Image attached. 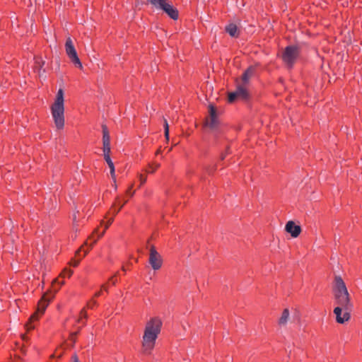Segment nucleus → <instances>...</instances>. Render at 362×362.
<instances>
[{
    "mask_svg": "<svg viewBox=\"0 0 362 362\" xmlns=\"http://www.w3.org/2000/svg\"><path fill=\"white\" fill-rule=\"evenodd\" d=\"M164 133L165 137L167 140L169 139V125L165 119H164Z\"/></svg>",
    "mask_w": 362,
    "mask_h": 362,
    "instance_id": "obj_20",
    "label": "nucleus"
},
{
    "mask_svg": "<svg viewBox=\"0 0 362 362\" xmlns=\"http://www.w3.org/2000/svg\"><path fill=\"white\" fill-rule=\"evenodd\" d=\"M285 230L287 233H290L293 238H297L301 232L300 226L296 225L293 221H289L286 223Z\"/></svg>",
    "mask_w": 362,
    "mask_h": 362,
    "instance_id": "obj_12",
    "label": "nucleus"
},
{
    "mask_svg": "<svg viewBox=\"0 0 362 362\" xmlns=\"http://www.w3.org/2000/svg\"><path fill=\"white\" fill-rule=\"evenodd\" d=\"M226 30L227 33H228V34L232 37H236L238 35V28H237L236 25H235L233 23L229 24L226 27Z\"/></svg>",
    "mask_w": 362,
    "mask_h": 362,
    "instance_id": "obj_18",
    "label": "nucleus"
},
{
    "mask_svg": "<svg viewBox=\"0 0 362 362\" xmlns=\"http://www.w3.org/2000/svg\"><path fill=\"white\" fill-rule=\"evenodd\" d=\"M56 283L60 284V285L64 284V281L59 282L58 279H54L52 282V289L54 291V293L52 291H49L45 293L43 296L42 297V299L39 301L37 305V310L35 313H33L30 319L29 322L25 325V327L28 330H30L34 329V326L31 325V322L34 320H36L38 319V313H40L41 315L44 313L46 308L47 307L49 303L50 300L54 298V293L58 291L59 288H55L54 284Z\"/></svg>",
    "mask_w": 362,
    "mask_h": 362,
    "instance_id": "obj_3",
    "label": "nucleus"
},
{
    "mask_svg": "<svg viewBox=\"0 0 362 362\" xmlns=\"http://www.w3.org/2000/svg\"><path fill=\"white\" fill-rule=\"evenodd\" d=\"M72 274H73V272H72L71 270H70V269H64V270L62 272V273L61 276H62L63 277H64V276L66 275V276H68L69 277H70V276L72 275Z\"/></svg>",
    "mask_w": 362,
    "mask_h": 362,
    "instance_id": "obj_23",
    "label": "nucleus"
},
{
    "mask_svg": "<svg viewBox=\"0 0 362 362\" xmlns=\"http://www.w3.org/2000/svg\"><path fill=\"white\" fill-rule=\"evenodd\" d=\"M150 2L157 9L163 11L172 19L178 18V11L168 0H151Z\"/></svg>",
    "mask_w": 362,
    "mask_h": 362,
    "instance_id": "obj_5",
    "label": "nucleus"
},
{
    "mask_svg": "<svg viewBox=\"0 0 362 362\" xmlns=\"http://www.w3.org/2000/svg\"><path fill=\"white\" fill-rule=\"evenodd\" d=\"M160 153V149H158V150L156 151V154H159Z\"/></svg>",
    "mask_w": 362,
    "mask_h": 362,
    "instance_id": "obj_40",
    "label": "nucleus"
},
{
    "mask_svg": "<svg viewBox=\"0 0 362 362\" xmlns=\"http://www.w3.org/2000/svg\"><path fill=\"white\" fill-rule=\"evenodd\" d=\"M83 245H88V241H86Z\"/></svg>",
    "mask_w": 362,
    "mask_h": 362,
    "instance_id": "obj_43",
    "label": "nucleus"
},
{
    "mask_svg": "<svg viewBox=\"0 0 362 362\" xmlns=\"http://www.w3.org/2000/svg\"><path fill=\"white\" fill-rule=\"evenodd\" d=\"M75 333H76V335H77V334H78V331H76V332H75Z\"/></svg>",
    "mask_w": 362,
    "mask_h": 362,
    "instance_id": "obj_45",
    "label": "nucleus"
},
{
    "mask_svg": "<svg viewBox=\"0 0 362 362\" xmlns=\"http://www.w3.org/2000/svg\"><path fill=\"white\" fill-rule=\"evenodd\" d=\"M289 318H290L289 310L288 308H285L283 310L280 318L279 319L278 323H279V326H281V327L285 326L287 324V322H288Z\"/></svg>",
    "mask_w": 362,
    "mask_h": 362,
    "instance_id": "obj_17",
    "label": "nucleus"
},
{
    "mask_svg": "<svg viewBox=\"0 0 362 362\" xmlns=\"http://www.w3.org/2000/svg\"><path fill=\"white\" fill-rule=\"evenodd\" d=\"M78 213V211H77L76 212H75L73 215V222H74V224L76 225L77 223V216H76V214Z\"/></svg>",
    "mask_w": 362,
    "mask_h": 362,
    "instance_id": "obj_26",
    "label": "nucleus"
},
{
    "mask_svg": "<svg viewBox=\"0 0 362 362\" xmlns=\"http://www.w3.org/2000/svg\"><path fill=\"white\" fill-rule=\"evenodd\" d=\"M151 168H152V170L150 171V173H153L156 169L160 167V164L159 163H155L154 164V167H152V166H150Z\"/></svg>",
    "mask_w": 362,
    "mask_h": 362,
    "instance_id": "obj_28",
    "label": "nucleus"
},
{
    "mask_svg": "<svg viewBox=\"0 0 362 362\" xmlns=\"http://www.w3.org/2000/svg\"><path fill=\"white\" fill-rule=\"evenodd\" d=\"M139 179H140L141 185H143L146 181V177L142 175H139Z\"/></svg>",
    "mask_w": 362,
    "mask_h": 362,
    "instance_id": "obj_25",
    "label": "nucleus"
},
{
    "mask_svg": "<svg viewBox=\"0 0 362 362\" xmlns=\"http://www.w3.org/2000/svg\"><path fill=\"white\" fill-rule=\"evenodd\" d=\"M334 298L337 307L343 308L344 310H352L354 305L346 284L340 276H336L332 288Z\"/></svg>",
    "mask_w": 362,
    "mask_h": 362,
    "instance_id": "obj_2",
    "label": "nucleus"
},
{
    "mask_svg": "<svg viewBox=\"0 0 362 362\" xmlns=\"http://www.w3.org/2000/svg\"><path fill=\"white\" fill-rule=\"evenodd\" d=\"M113 182H114L113 187H115V189H117V185L115 184L116 180L115 181L113 180Z\"/></svg>",
    "mask_w": 362,
    "mask_h": 362,
    "instance_id": "obj_36",
    "label": "nucleus"
},
{
    "mask_svg": "<svg viewBox=\"0 0 362 362\" xmlns=\"http://www.w3.org/2000/svg\"><path fill=\"white\" fill-rule=\"evenodd\" d=\"M255 74V68L252 66H250L243 74L241 78V83L243 84H247L249 83L250 79Z\"/></svg>",
    "mask_w": 362,
    "mask_h": 362,
    "instance_id": "obj_15",
    "label": "nucleus"
},
{
    "mask_svg": "<svg viewBox=\"0 0 362 362\" xmlns=\"http://www.w3.org/2000/svg\"><path fill=\"white\" fill-rule=\"evenodd\" d=\"M22 337H23V340H25V339H26V338H25V335H23V336H22Z\"/></svg>",
    "mask_w": 362,
    "mask_h": 362,
    "instance_id": "obj_44",
    "label": "nucleus"
},
{
    "mask_svg": "<svg viewBox=\"0 0 362 362\" xmlns=\"http://www.w3.org/2000/svg\"><path fill=\"white\" fill-rule=\"evenodd\" d=\"M149 1H151V0H148Z\"/></svg>",
    "mask_w": 362,
    "mask_h": 362,
    "instance_id": "obj_46",
    "label": "nucleus"
},
{
    "mask_svg": "<svg viewBox=\"0 0 362 362\" xmlns=\"http://www.w3.org/2000/svg\"><path fill=\"white\" fill-rule=\"evenodd\" d=\"M52 115L58 129H62L64 126V91L59 89L56 95L54 103L51 107Z\"/></svg>",
    "mask_w": 362,
    "mask_h": 362,
    "instance_id": "obj_4",
    "label": "nucleus"
},
{
    "mask_svg": "<svg viewBox=\"0 0 362 362\" xmlns=\"http://www.w3.org/2000/svg\"><path fill=\"white\" fill-rule=\"evenodd\" d=\"M102 288L105 289V291H107V286L105 285H103Z\"/></svg>",
    "mask_w": 362,
    "mask_h": 362,
    "instance_id": "obj_37",
    "label": "nucleus"
},
{
    "mask_svg": "<svg viewBox=\"0 0 362 362\" xmlns=\"http://www.w3.org/2000/svg\"><path fill=\"white\" fill-rule=\"evenodd\" d=\"M112 222H113V218H110V219L108 221V222L107 223V224H106V226H105V230H103V232H102V233L98 235V238H101V237L104 235L105 230L109 227V226H110Z\"/></svg>",
    "mask_w": 362,
    "mask_h": 362,
    "instance_id": "obj_22",
    "label": "nucleus"
},
{
    "mask_svg": "<svg viewBox=\"0 0 362 362\" xmlns=\"http://www.w3.org/2000/svg\"><path fill=\"white\" fill-rule=\"evenodd\" d=\"M110 281H112V284H115V281L113 279V277L110 278Z\"/></svg>",
    "mask_w": 362,
    "mask_h": 362,
    "instance_id": "obj_34",
    "label": "nucleus"
},
{
    "mask_svg": "<svg viewBox=\"0 0 362 362\" xmlns=\"http://www.w3.org/2000/svg\"><path fill=\"white\" fill-rule=\"evenodd\" d=\"M96 304V301L94 300H92L91 301H90L88 303V308H93V305H95Z\"/></svg>",
    "mask_w": 362,
    "mask_h": 362,
    "instance_id": "obj_27",
    "label": "nucleus"
},
{
    "mask_svg": "<svg viewBox=\"0 0 362 362\" xmlns=\"http://www.w3.org/2000/svg\"><path fill=\"white\" fill-rule=\"evenodd\" d=\"M76 333H71V335H70V340L72 341L73 344H74L76 342Z\"/></svg>",
    "mask_w": 362,
    "mask_h": 362,
    "instance_id": "obj_24",
    "label": "nucleus"
},
{
    "mask_svg": "<svg viewBox=\"0 0 362 362\" xmlns=\"http://www.w3.org/2000/svg\"><path fill=\"white\" fill-rule=\"evenodd\" d=\"M218 124L217 113L215 107L213 105L209 106V117L206 119L204 126L215 129Z\"/></svg>",
    "mask_w": 362,
    "mask_h": 362,
    "instance_id": "obj_10",
    "label": "nucleus"
},
{
    "mask_svg": "<svg viewBox=\"0 0 362 362\" xmlns=\"http://www.w3.org/2000/svg\"><path fill=\"white\" fill-rule=\"evenodd\" d=\"M134 192H131L129 194H130V196H133V195H134Z\"/></svg>",
    "mask_w": 362,
    "mask_h": 362,
    "instance_id": "obj_42",
    "label": "nucleus"
},
{
    "mask_svg": "<svg viewBox=\"0 0 362 362\" xmlns=\"http://www.w3.org/2000/svg\"><path fill=\"white\" fill-rule=\"evenodd\" d=\"M236 92H231L228 94V101L233 103L236 98H238Z\"/></svg>",
    "mask_w": 362,
    "mask_h": 362,
    "instance_id": "obj_21",
    "label": "nucleus"
},
{
    "mask_svg": "<svg viewBox=\"0 0 362 362\" xmlns=\"http://www.w3.org/2000/svg\"><path fill=\"white\" fill-rule=\"evenodd\" d=\"M74 362H79L78 356L75 354L72 357Z\"/></svg>",
    "mask_w": 362,
    "mask_h": 362,
    "instance_id": "obj_30",
    "label": "nucleus"
},
{
    "mask_svg": "<svg viewBox=\"0 0 362 362\" xmlns=\"http://www.w3.org/2000/svg\"><path fill=\"white\" fill-rule=\"evenodd\" d=\"M148 262L151 268L156 271L160 269L163 265V258L159 252L156 250L154 245H151L149 248Z\"/></svg>",
    "mask_w": 362,
    "mask_h": 362,
    "instance_id": "obj_8",
    "label": "nucleus"
},
{
    "mask_svg": "<svg viewBox=\"0 0 362 362\" xmlns=\"http://www.w3.org/2000/svg\"><path fill=\"white\" fill-rule=\"evenodd\" d=\"M100 294H101V291H98V293H96L95 294V296L98 297V296H99Z\"/></svg>",
    "mask_w": 362,
    "mask_h": 362,
    "instance_id": "obj_35",
    "label": "nucleus"
},
{
    "mask_svg": "<svg viewBox=\"0 0 362 362\" xmlns=\"http://www.w3.org/2000/svg\"><path fill=\"white\" fill-rule=\"evenodd\" d=\"M132 187V186L129 188V189L127 191V193L130 194V193L132 192V190H131Z\"/></svg>",
    "mask_w": 362,
    "mask_h": 362,
    "instance_id": "obj_33",
    "label": "nucleus"
},
{
    "mask_svg": "<svg viewBox=\"0 0 362 362\" xmlns=\"http://www.w3.org/2000/svg\"><path fill=\"white\" fill-rule=\"evenodd\" d=\"M81 317H87V314L84 309L81 311Z\"/></svg>",
    "mask_w": 362,
    "mask_h": 362,
    "instance_id": "obj_29",
    "label": "nucleus"
},
{
    "mask_svg": "<svg viewBox=\"0 0 362 362\" xmlns=\"http://www.w3.org/2000/svg\"><path fill=\"white\" fill-rule=\"evenodd\" d=\"M88 239H89V240H92V239H93V235H90V236L88 237Z\"/></svg>",
    "mask_w": 362,
    "mask_h": 362,
    "instance_id": "obj_39",
    "label": "nucleus"
},
{
    "mask_svg": "<svg viewBox=\"0 0 362 362\" xmlns=\"http://www.w3.org/2000/svg\"><path fill=\"white\" fill-rule=\"evenodd\" d=\"M352 310H344L343 308L336 307L334 309V313L336 315V321L339 324H343L349 320L351 317L350 313Z\"/></svg>",
    "mask_w": 362,
    "mask_h": 362,
    "instance_id": "obj_9",
    "label": "nucleus"
},
{
    "mask_svg": "<svg viewBox=\"0 0 362 362\" xmlns=\"http://www.w3.org/2000/svg\"><path fill=\"white\" fill-rule=\"evenodd\" d=\"M247 84H243V83L238 85L237 89L235 90L237 95L240 98L246 99L248 97V92L246 88Z\"/></svg>",
    "mask_w": 362,
    "mask_h": 362,
    "instance_id": "obj_16",
    "label": "nucleus"
},
{
    "mask_svg": "<svg viewBox=\"0 0 362 362\" xmlns=\"http://www.w3.org/2000/svg\"><path fill=\"white\" fill-rule=\"evenodd\" d=\"M98 228L95 229V230H94V232H93V233H98Z\"/></svg>",
    "mask_w": 362,
    "mask_h": 362,
    "instance_id": "obj_41",
    "label": "nucleus"
},
{
    "mask_svg": "<svg viewBox=\"0 0 362 362\" xmlns=\"http://www.w3.org/2000/svg\"><path fill=\"white\" fill-rule=\"evenodd\" d=\"M103 150L104 158L110 168V175L112 178V180L115 181V166H114V163L112 161L110 156V148L103 149Z\"/></svg>",
    "mask_w": 362,
    "mask_h": 362,
    "instance_id": "obj_13",
    "label": "nucleus"
},
{
    "mask_svg": "<svg viewBox=\"0 0 362 362\" xmlns=\"http://www.w3.org/2000/svg\"><path fill=\"white\" fill-rule=\"evenodd\" d=\"M162 322L158 317L151 318L145 327L142 347L145 354H150L154 348L156 340L160 332Z\"/></svg>",
    "mask_w": 362,
    "mask_h": 362,
    "instance_id": "obj_1",
    "label": "nucleus"
},
{
    "mask_svg": "<svg viewBox=\"0 0 362 362\" xmlns=\"http://www.w3.org/2000/svg\"><path fill=\"white\" fill-rule=\"evenodd\" d=\"M120 209H121V207H119V208L118 209H117V210H115V211H114V214H117V213L120 211Z\"/></svg>",
    "mask_w": 362,
    "mask_h": 362,
    "instance_id": "obj_32",
    "label": "nucleus"
},
{
    "mask_svg": "<svg viewBox=\"0 0 362 362\" xmlns=\"http://www.w3.org/2000/svg\"><path fill=\"white\" fill-rule=\"evenodd\" d=\"M65 50L67 56L70 60L74 64V65L79 69H83V65L78 57L76 50L74 47V43L71 37L66 39L65 43Z\"/></svg>",
    "mask_w": 362,
    "mask_h": 362,
    "instance_id": "obj_7",
    "label": "nucleus"
},
{
    "mask_svg": "<svg viewBox=\"0 0 362 362\" xmlns=\"http://www.w3.org/2000/svg\"><path fill=\"white\" fill-rule=\"evenodd\" d=\"M103 149L110 148V137L107 127L105 125H103Z\"/></svg>",
    "mask_w": 362,
    "mask_h": 362,
    "instance_id": "obj_14",
    "label": "nucleus"
},
{
    "mask_svg": "<svg viewBox=\"0 0 362 362\" xmlns=\"http://www.w3.org/2000/svg\"><path fill=\"white\" fill-rule=\"evenodd\" d=\"M81 250V247L79 248L76 252V256H78V257H80V252ZM88 253V251H85L84 252V254L82 257V258L83 257H85L86 255V254ZM81 259V257H79L78 259L76 260V259H72L71 262V264L74 267H77L79 264V262L80 260Z\"/></svg>",
    "mask_w": 362,
    "mask_h": 362,
    "instance_id": "obj_19",
    "label": "nucleus"
},
{
    "mask_svg": "<svg viewBox=\"0 0 362 362\" xmlns=\"http://www.w3.org/2000/svg\"><path fill=\"white\" fill-rule=\"evenodd\" d=\"M298 55L299 48L295 45H290L285 48L282 54V59L288 67H291Z\"/></svg>",
    "mask_w": 362,
    "mask_h": 362,
    "instance_id": "obj_6",
    "label": "nucleus"
},
{
    "mask_svg": "<svg viewBox=\"0 0 362 362\" xmlns=\"http://www.w3.org/2000/svg\"><path fill=\"white\" fill-rule=\"evenodd\" d=\"M127 203V201H125L124 203H122V205L119 206L121 209L123 207V206Z\"/></svg>",
    "mask_w": 362,
    "mask_h": 362,
    "instance_id": "obj_38",
    "label": "nucleus"
},
{
    "mask_svg": "<svg viewBox=\"0 0 362 362\" xmlns=\"http://www.w3.org/2000/svg\"><path fill=\"white\" fill-rule=\"evenodd\" d=\"M45 62L40 57H35L34 71L38 74L39 78L45 79L46 70L43 68Z\"/></svg>",
    "mask_w": 362,
    "mask_h": 362,
    "instance_id": "obj_11",
    "label": "nucleus"
},
{
    "mask_svg": "<svg viewBox=\"0 0 362 362\" xmlns=\"http://www.w3.org/2000/svg\"><path fill=\"white\" fill-rule=\"evenodd\" d=\"M98 239H93L92 243L90 245V247L91 248L93 245L97 242Z\"/></svg>",
    "mask_w": 362,
    "mask_h": 362,
    "instance_id": "obj_31",
    "label": "nucleus"
}]
</instances>
